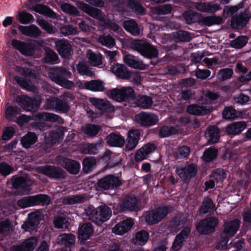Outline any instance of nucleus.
Instances as JSON below:
<instances>
[{"mask_svg": "<svg viewBox=\"0 0 251 251\" xmlns=\"http://www.w3.org/2000/svg\"><path fill=\"white\" fill-rule=\"evenodd\" d=\"M239 226L240 221L237 219L225 222L220 234L221 241L218 243L216 248L218 250L226 249L229 239L236 234Z\"/></svg>", "mask_w": 251, "mask_h": 251, "instance_id": "1", "label": "nucleus"}, {"mask_svg": "<svg viewBox=\"0 0 251 251\" xmlns=\"http://www.w3.org/2000/svg\"><path fill=\"white\" fill-rule=\"evenodd\" d=\"M171 211L172 208L170 206L159 208L146 215V222L150 225L157 224L165 218Z\"/></svg>", "mask_w": 251, "mask_h": 251, "instance_id": "7", "label": "nucleus"}, {"mask_svg": "<svg viewBox=\"0 0 251 251\" xmlns=\"http://www.w3.org/2000/svg\"><path fill=\"white\" fill-rule=\"evenodd\" d=\"M149 239V233L145 230H142L136 232L133 239L134 244L143 246L146 244Z\"/></svg>", "mask_w": 251, "mask_h": 251, "instance_id": "34", "label": "nucleus"}, {"mask_svg": "<svg viewBox=\"0 0 251 251\" xmlns=\"http://www.w3.org/2000/svg\"><path fill=\"white\" fill-rule=\"evenodd\" d=\"M131 47L147 58H156L158 55L157 50L146 41L134 40L131 43Z\"/></svg>", "mask_w": 251, "mask_h": 251, "instance_id": "4", "label": "nucleus"}, {"mask_svg": "<svg viewBox=\"0 0 251 251\" xmlns=\"http://www.w3.org/2000/svg\"><path fill=\"white\" fill-rule=\"evenodd\" d=\"M106 143L112 147H122L125 143V140L123 136L119 133H111L106 138Z\"/></svg>", "mask_w": 251, "mask_h": 251, "instance_id": "25", "label": "nucleus"}, {"mask_svg": "<svg viewBox=\"0 0 251 251\" xmlns=\"http://www.w3.org/2000/svg\"><path fill=\"white\" fill-rule=\"evenodd\" d=\"M218 224L217 218L209 217L201 221L196 226V229L201 234H208L214 231Z\"/></svg>", "mask_w": 251, "mask_h": 251, "instance_id": "8", "label": "nucleus"}, {"mask_svg": "<svg viewBox=\"0 0 251 251\" xmlns=\"http://www.w3.org/2000/svg\"><path fill=\"white\" fill-rule=\"evenodd\" d=\"M18 29L22 34L28 37H36L41 33L40 29L34 25L28 26L19 25Z\"/></svg>", "mask_w": 251, "mask_h": 251, "instance_id": "26", "label": "nucleus"}, {"mask_svg": "<svg viewBox=\"0 0 251 251\" xmlns=\"http://www.w3.org/2000/svg\"><path fill=\"white\" fill-rule=\"evenodd\" d=\"M197 171V166L195 164H186L181 167H178L176 170V174L184 181L195 176Z\"/></svg>", "mask_w": 251, "mask_h": 251, "instance_id": "12", "label": "nucleus"}, {"mask_svg": "<svg viewBox=\"0 0 251 251\" xmlns=\"http://www.w3.org/2000/svg\"><path fill=\"white\" fill-rule=\"evenodd\" d=\"M124 61L129 67L134 69L144 70L146 67L142 60L129 54H126L124 57Z\"/></svg>", "mask_w": 251, "mask_h": 251, "instance_id": "23", "label": "nucleus"}, {"mask_svg": "<svg viewBox=\"0 0 251 251\" xmlns=\"http://www.w3.org/2000/svg\"><path fill=\"white\" fill-rule=\"evenodd\" d=\"M12 183L14 188L25 189L30 186L33 181L27 176H24L13 177Z\"/></svg>", "mask_w": 251, "mask_h": 251, "instance_id": "22", "label": "nucleus"}, {"mask_svg": "<svg viewBox=\"0 0 251 251\" xmlns=\"http://www.w3.org/2000/svg\"><path fill=\"white\" fill-rule=\"evenodd\" d=\"M210 176L216 181V184L221 183L226 178V174L223 170L217 169L213 172Z\"/></svg>", "mask_w": 251, "mask_h": 251, "instance_id": "61", "label": "nucleus"}, {"mask_svg": "<svg viewBox=\"0 0 251 251\" xmlns=\"http://www.w3.org/2000/svg\"><path fill=\"white\" fill-rule=\"evenodd\" d=\"M233 71L230 68L220 70L217 73V77L220 81H225L230 78L233 75Z\"/></svg>", "mask_w": 251, "mask_h": 251, "instance_id": "55", "label": "nucleus"}, {"mask_svg": "<svg viewBox=\"0 0 251 251\" xmlns=\"http://www.w3.org/2000/svg\"><path fill=\"white\" fill-rule=\"evenodd\" d=\"M54 226L57 228L65 230L68 229L69 226L68 220L63 217H57L53 221Z\"/></svg>", "mask_w": 251, "mask_h": 251, "instance_id": "57", "label": "nucleus"}, {"mask_svg": "<svg viewBox=\"0 0 251 251\" xmlns=\"http://www.w3.org/2000/svg\"><path fill=\"white\" fill-rule=\"evenodd\" d=\"M33 119L35 121L57 122L61 123L62 119L57 115L50 113H38L33 116Z\"/></svg>", "mask_w": 251, "mask_h": 251, "instance_id": "28", "label": "nucleus"}, {"mask_svg": "<svg viewBox=\"0 0 251 251\" xmlns=\"http://www.w3.org/2000/svg\"><path fill=\"white\" fill-rule=\"evenodd\" d=\"M151 10L152 16L155 17L156 15H164L171 13L172 7L170 4H164L160 6L152 7Z\"/></svg>", "mask_w": 251, "mask_h": 251, "instance_id": "43", "label": "nucleus"}, {"mask_svg": "<svg viewBox=\"0 0 251 251\" xmlns=\"http://www.w3.org/2000/svg\"><path fill=\"white\" fill-rule=\"evenodd\" d=\"M34 205H42L43 206L50 203V198L46 195L40 194L32 196Z\"/></svg>", "mask_w": 251, "mask_h": 251, "instance_id": "53", "label": "nucleus"}, {"mask_svg": "<svg viewBox=\"0 0 251 251\" xmlns=\"http://www.w3.org/2000/svg\"><path fill=\"white\" fill-rule=\"evenodd\" d=\"M44 58L46 62L54 64L58 59V56L52 50L47 49L46 50V56Z\"/></svg>", "mask_w": 251, "mask_h": 251, "instance_id": "63", "label": "nucleus"}, {"mask_svg": "<svg viewBox=\"0 0 251 251\" xmlns=\"http://www.w3.org/2000/svg\"><path fill=\"white\" fill-rule=\"evenodd\" d=\"M64 168L71 174H77L80 170V164L75 161L66 159L64 161Z\"/></svg>", "mask_w": 251, "mask_h": 251, "instance_id": "41", "label": "nucleus"}, {"mask_svg": "<svg viewBox=\"0 0 251 251\" xmlns=\"http://www.w3.org/2000/svg\"><path fill=\"white\" fill-rule=\"evenodd\" d=\"M89 100L93 105L102 112L106 110L110 107V103L106 100L90 98Z\"/></svg>", "mask_w": 251, "mask_h": 251, "instance_id": "35", "label": "nucleus"}, {"mask_svg": "<svg viewBox=\"0 0 251 251\" xmlns=\"http://www.w3.org/2000/svg\"><path fill=\"white\" fill-rule=\"evenodd\" d=\"M75 237L72 234L64 233L59 235L57 238V243L66 247H71L75 244Z\"/></svg>", "mask_w": 251, "mask_h": 251, "instance_id": "30", "label": "nucleus"}, {"mask_svg": "<svg viewBox=\"0 0 251 251\" xmlns=\"http://www.w3.org/2000/svg\"><path fill=\"white\" fill-rule=\"evenodd\" d=\"M87 58L89 64L94 66H99L102 64V56L100 53H96L91 50L87 51Z\"/></svg>", "mask_w": 251, "mask_h": 251, "instance_id": "33", "label": "nucleus"}, {"mask_svg": "<svg viewBox=\"0 0 251 251\" xmlns=\"http://www.w3.org/2000/svg\"><path fill=\"white\" fill-rule=\"evenodd\" d=\"M56 48L61 56H69L72 52V46L67 40H60L55 43Z\"/></svg>", "mask_w": 251, "mask_h": 251, "instance_id": "21", "label": "nucleus"}, {"mask_svg": "<svg viewBox=\"0 0 251 251\" xmlns=\"http://www.w3.org/2000/svg\"><path fill=\"white\" fill-rule=\"evenodd\" d=\"M134 221L131 218H127L117 224L112 228V232L118 235H123L128 232L133 226Z\"/></svg>", "mask_w": 251, "mask_h": 251, "instance_id": "16", "label": "nucleus"}, {"mask_svg": "<svg viewBox=\"0 0 251 251\" xmlns=\"http://www.w3.org/2000/svg\"><path fill=\"white\" fill-rule=\"evenodd\" d=\"M152 102V99L150 97L142 96L137 100L136 104L139 107L148 109L151 106Z\"/></svg>", "mask_w": 251, "mask_h": 251, "instance_id": "54", "label": "nucleus"}, {"mask_svg": "<svg viewBox=\"0 0 251 251\" xmlns=\"http://www.w3.org/2000/svg\"><path fill=\"white\" fill-rule=\"evenodd\" d=\"M141 208L139 201L135 197H126L117 207L118 211H137Z\"/></svg>", "mask_w": 251, "mask_h": 251, "instance_id": "11", "label": "nucleus"}, {"mask_svg": "<svg viewBox=\"0 0 251 251\" xmlns=\"http://www.w3.org/2000/svg\"><path fill=\"white\" fill-rule=\"evenodd\" d=\"M49 76L53 81L65 88L70 89L74 85L72 81L67 79L71 77V73L65 68L54 69L50 72Z\"/></svg>", "mask_w": 251, "mask_h": 251, "instance_id": "3", "label": "nucleus"}, {"mask_svg": "<svg viewBox=\"0 0 251 251\" xmlns=\"http://www.w3.org/2000/svg\"><path fill=\"white\" fill-rule=\"evenodd\" d=\"M63 132L61 128H58L55 131L50 133L46 139V143L53 145L62 139Z\"/></svg>", "mask_w": 251, "mask_h": 251, "instance_id": "36", "label": "nucleus"}, {"mask_svg": "<svg viewBox=\"0 0 251 251\" xmlns=\"http://www.w3.org/2000/svg\"><path fill=\"white\" fill-rule=\"evenodd\" d=\"M248 19V16L247 13H241L232 18L231 25L233 28H241L246 25Z\"/></svg>", "mask_w": 251, "mask_h": 251, "instance_id": "31", "label": "nucleus"}, {"mask_svg": "<svg viewBox=\"0 0 251 251\" xmlns=\"http://www.w3.org/2000/svg\"><path fill=\"white\" fill-rule=\"evenodd\" d=\"M83 169L85 173L91 172L96 166V159L93 157H87L83 160Z\"/></svg>", "mask_w": 251, "mask_h": 251, "instance_id": "50", "label": "nucleus"}, {"mask_svg": "<svg viewBox=\"0 0 251 251\" xmlns=\"http://www.w3.org/2000/svg\"><path fill=\"white\" fill-rule=\"evenodd\" d=\"M98 186L105 190L113 189L121 185V181L118 176L108 175L99 180Z\"/></svg>", "mask_w": 251, "mask_h": 251, "instance_id": "14", "label": "nucleus"}, {"mask_svg": "<svg viewBox=\"0 0 251 251\" xmlns=\"http://www.w3.org/2000/svg\"><path fill=\"white\" fill-rule=\"evenodd\" d=\"M18 205L22 208L34 205L32 196L25 197L18 201Z\"/></svg>", "mask_w": 251, "mask_h": 251, "instance_id": "64", "label": "nucleus"}, {"mask_svg": "<svg viewBox=\"0 0 251 251\" xmlns=\"http://www.w3.org/2000/svg\"><path fill=\"white\" fill-rule=\"evenodd\" d=\"M111 214L112 211L110 208L105 205H102L92 210L90 219L93 222L99 224L108 220Z\"/></svg>", "mask_w": 251, "mask_h": 251, "instance_id": "5", "label": "nucleus"}, {"mask_svg": "<svg viewBox=\"0 0 251 251\" xmlns=\"http://www.w3.org/2000/svg\"><path fill=\"white\" fill-rule=\"evenodd\" d=\"M205 137L209 143H217L220 138L219 129L215 126L209 127L205 132Z\"/></svg>", "mask_w": 251, "mask_h": 251, "instance_id": "32", "label": "nucleus"}, {"mask_svg": "<svg viewBox=\"0 0 251 251\" xmlns=\"http://www.w3.org/2000/svg\"><path fill=\"white\" fill-rule=\"evenodd\" d=\"M215 210V205L212 200L208 198H204L200 208L201 212L202 213H206L212 212Z\"/></svg>", "mask_w": 251, "mask_h": 251, "instance_id": "48", "label": "nucleus"}, {"mask_svg": "<svg viewBox=\"0 0 251 251\" xmlns=\"http://www.w3.org/2000/svg\"><path fill=\"white\" fill-rule=\"evenodd\" d=\"M111 71L117 76L121 78L126 79L130 76L126 67L122 64H116L113 65L111 68Z\"/></svg>", "mask_w": 251, "mask_h": 251, "instance_id": "29", "label": "nucleus"}, {"mask_svg": "<svg viewBox=\"0 0 251 251\" xmlns=\"http://www.w3.org/2000/svg\"><path fill=\"white\" fill-rule=\"evenodd\" d=\"M223 117L226 120H233L240 116V112L232 107H226L222 112Z\"/></svg>", "mask_w": 251, "mask_h": 251, "instance_id": "46", "label": "nucleus"}, {"mask_svg": "<svg viewBox=\"0 0 251 251\" xmlns=\"http://www.w3.org/2000/svg\"><path fill=\"white\" fill-rule=\"evenodd\" d=\"M100 127L98 125H87L84 126L82 131L84 134L89 136H94L98 134Z\"/></svg>", "mask_w": 251, "mask_h": 251, "instance_id": "52", "label": "nucleus"}, {"mask_svg": "<svg viewBox=\"0 0 251 251\" xmlns=\"http://www.w3.org/2000/svg\"><path fill=\"white\" fill-rule=\"evenodd\" d=\"M246 126L247 124L245 122H234L227 126L226 131L227 134L236 135L243 131Z\"/></svg>", "mask_w": 251, "mask_h": 251, "instance_id": "27", "label": "nucleus"}, {"mask_svg": "<svg viewBox=\"0 0 251 251\" xmlns=\"http://www.w3.org/2000/svg\"><path fill=\"white\" fill-rule=\"evenodd\" d=\"M38 240L37 238L32 237L26 240L20 245L10 246L9 244L3 246V243H0L4 251H32L37 245Z\"/></svg>", "mask_w": 251, "mask_h": 251, "instance_id": "6", "label": "nucleus"}, {"mask_svg": "<svg viewBox=\"0 0 251 251\" xmlns=\"http://www.w3.org/2000/svg\"><path fill=\"white\" fill-rule=\"evenodd\" d=\"M195 6L198 10L207 13H214L222 9L220 4L213 2H198Z\"/></svg>", "mask_w": 251, "mask_h": 251, "instance_id": "17", "label": "nucleus"}, {"mask_svg": "<svg viewBox=\"0 0 251 251\" xmlns=\"http://www.w3.org/2000/svg\"><path fill=\"white\" fill-rule=\"evenodd\" d=\"M37 23L43 29L48 33L51 34L56 31V29L48 22L37 17Z\"/></svg>", "mask_w": 251, "mask_h": 251, "instance_id": "60", "label": "nucleus"}, {"mask_svg": "<svg viewBox=\"0 0 251 251\" xmlns=\"http://www.w3.org/2000/svg\"><path fill=\"white\" fill-rule=\"evenodd\" d=\"M37 141V137L36 134L31 132H28L21 140L22 146L25 148H29Z\"/></svg>", "mask_w": 251, "mask_h": 251, "instance_id": "37", "label": "nucleus"}, {"mask_svg": "<svg viewBox=\"0 0 251 251\" xmlns=\"http://www.w3.org/2000/svg\"><path fill=\"white\" fill-rule=\"evenodd\" d=\"M80 8L91 17L98 20L101 26L109 28L113 31H117L119 26L116 23L110 22L104 18V15L98 9L92 7L85 3L80 5Z\"/></svg>", "mask_w": 251, "mask_h": 251, "instance_id": "2", "label": "nucleus"}, {"mask_svg": "<svg viewBox=\"0 0 251 251\" xmlns=\"http://www.w3.org/2000/svg\"><path fill=\"white\" fill-rule=\"evenodd\" d=\"M171 37L176 42L188 41L191 38L189 33L185 31L173 32L171 34Z\"/></svg>", "mask_w": 251, "mask_h": 251, "instance_id": "42", "label": "nucleus"}, {"mask_svg": "<svg viewBox=\"0 0 251 251\" xmlns=\"http://www.w3.org/2000/svg\"><path fill=\"white\" fill-rule=\"evenodd\" d=\"M93 232V228L90 224L82 225L79 228L78 233V238L80 243H84L88 239L92 236Z\"/></svg>", "mask_w": 251, "mask_h": 251, "instance_id": "24", "label": "nucleus"}, {"mask_svg": "<svg viewBox=\"0 0 251 251\" xmlns=\"http://www.w3.org/2000/svg\"><path fill=\"white\" fill-rule=\"evenodd\" d=\"M99 42L102 45L109 48H112L115 44V40L110 35H102L99 37Z\"/></svg>", "mask_w": 251, "mask_h": 251, "instance_id": "59", "label": "nucleus"}, {"mask_svg": "<svg viewBox=\"0 0 251 251\" xmlns=\"http://www.w3.org/2000/svg\"><path fill=\"white\" fill-rule=\"evenodd\" d=\"M124 101L131 100L135 98V93L133 89L130 87H123L121 88Z\"/></svg>", "mask_w": 251, "mask_h": 251, "instance_id": "62", "label": "nucleus"}, {"mask_svg": "<svg viewBox=\"0 0 251 251\" xmlns=\"http://www.w3.org/2000/svg\"><path fill=\"white\" fill-rule=\"evenodd\" d=\"M11 45L14 49L18 50L25 55L30 56L33 53V50L31 46L26 42L13 39L11 42Z\"/></svg>", "mask_w": 251, "mask_h": 251, "instance_id": "19", "label": "nucleus"}, {"mask_svg": "<svg viewBox=\"0 0 251 251\" xmlns=\"http://www.w3.org/2000/svg\"><path fill=\"white\" fill-rule=\"evenodd\" d=\"M140 137V131L135 129L128 131L126 140V149L127 151H131L134 149L139 142Z\"/></svg>", "mask_w": 251, "mask_h": 251, "instance_id": "18", "label": "nucleus"}, {"mask_svg": "<svg viewBox=\"0 0 251 251\" xmlns=\"http://www.w3.org/2000/svg\"><path fill=\"white\" fill-rule=\"evenodd\" d=\"M136 121L145 126H151L156 124L159 121L158 117L153 113L141 112L135 116Z\"/></svg>", "mask_w": 251, "mask_h": 251, "instance_id": "13", "label": "nucleus"}, {"mask_svg": "<svg viewBox=\"0 0 251 251\" xmlns=\"http://www.w3.org/2000/svg\"><path fill=\"white\" fill-rule=\"evenodd\" d=\"M84 86L86 89L93 91H102L104 88L103 83L99 80L86 82Z\"/></svg>", "mask_w": 251, "mask_h": 251, "instance_id": "40", "label": "nucleus"}, {"mask_svg": "<svg viewBox=\"0 0 251 251\" xmlns=\"http://www.w3.org/2000/svg\"><path fill=\"white\" fill-rule=\"evenodd\" d=\"M202 24L210 26L213 25L221 24L223 22V18L220 16H212L203 18L201 21Z\"/></svg>", "mask_w": 251, "mask_h": 251, "instance_id": "47", "label": "nucleus"}, {"mask_svg": "<svg viewBox=\"0 0 251 251\" xmlns=\"http://www.w3.org/2000/svg\"><path fill=\"white\" fill-rule=\"evenodd\" d=\"M37 171L49 177L61 179L65 176V172L61 168L54 166L46 165L38 167Z\"/></svg>", "mask_w": 251, "mask_h": 251, "instance_id": "10", "label": "nucleus"}, {"mask_svg": "<svg viewBox=\"0 0 251 251\" xmlns=\"http://www.w3.org/2000/svg\"><path fill=\"white\" fill-rule=\"evenodd\" d=\"M218 151L213 148L206 149L203 152L202 159L205 162H210L217 157Z\"/></svg>", "mask_w": 251, "mask_h": 251, "instance_id": "49", "label": "nucleus"}, {"mask_svg": "<svg viewBox=\"0 0 251 251\" xmlns=\"http://www.w3.org/2000/svg\"><path fill=\"white\" fill-rule=\"evenodd\" d=\"M17 101L19 104L25 110L28 111L37 110L39 108L41 103L40 98L32 99L25 95L19 97Z\"/></svg>", "mask_w": 251, "mask_h": 251, "instance_id": "9", "label": "nucleus"}, {"mask_svg": "<svg viewBox=\"0 0 251 251\" xmlns=\"http://www.w3.org/2000/svg\"><path fill=\"white\" fill-rule=\"evenodd\" d=\"M42 216L43 215L40 211L30 213L28 215V220L22 226V228L26 231L33 230L35 226L39 223Z\"/></svg>", "mask_w": 251, "mask_h": 251, "instance_id": "15", "label": "nucleus"}, {"mask_svg": "<svg viewBox=\"0 0 251 251\" xmlns=\"http://www.w3.org/2000/svg\"><path fill=\"white\" fill-rule=\"evenodd\" d=\"M124 27L126 31L133 35H138L140 34L138 25L133 20H128L124 22Z\"/></svg>", "mask_w": 251, "mask_h": 251, "instance_id": "45", "label": "nucleus"}, {"mask_svg": "<svg viewBox=\"0 0 251 251\" xmlns=\"http://www.w3.org/2000/svg\"><path fill=\"white\" fill-rule=\"evenodd\" d=\"M17 19L22 24H28L34 21L33 15L25 11L20 12L17 16Z\"/></svg>", "mask_w": 251, "mask_h": 251, "instance_id": "51", "label": "nucleus"}, {"mask_svg": "<svg viewBox=\"0 0 251 251\" xmlns=\"http://www.w3.org/2000/svg\"><path fill=\"white\" fill-rule=\"evenodd\" d=\"M32 9L37 13L52 18H55L56 17V14L53 11L48 7L44 5L37 4L33 6Z\"/></svg>", "mask_w": 251, "mask_h": 251, "instance_id": "38", "label": "nucleus"}, {"mask_svg": "<svg viewBox=\"0 0 251 251\" xmlns=\"http://www.w3.org/2000/svg\"><path fill=\"white\" fill-rule=\"evenodd\" d=\"M190 227H185L182 231L176 236L172 245V249L174 251H178L183 245L184 242L187 239L190 232Z\"/></svg>", "mask_w": 251, "mask_h": 251, "instance_id": "20", "label": "nucleus"}, {"mask_svg": "<svg viewBox=\"0 0 251 251\" xmlns=\"http://www.w3.org/2000/svg\"><path fill=\"white\" fill-rule=\"evenodd\" d=\"M85 198L82 195H76L66 197L63 198L62 202L64 204H74L80 203L85 201Z\"/></svg>", "mask_w": 251, "mask_h": 251, "instance_id": "44", "label": "nucleus"}, {"mask_svg": "<svg viewBox=\"0 0 251 251\" xmlns=\"http://www.w3.org/2000/svg\"><path fill=\"white\" fill-rule=\"evenodd\" d=\"M15 79L17 83L24 89L34 92H36V88L35 86L31 85L28 82V80H26L24 78L19 76H16Z\"/></svg>", "mask_w": 251, "mask_h": 251, "instance_id": "58", "label": "nucleus"}, {"mask_svg": "<svg viewBox=\"0 0 251 251\" xmlns=\"http://www.w3.org/2000/svg\"><path fill=\"white\" fill-rule=\"evenodd\" d=\"M187 111L192 115H200L207 113L210 111V109L204 106L192 104L187 107Z\"/></svg>", "mask_w": 251, "mask_h": 251, "instance_id": "39", "label": "nucleus"}, {"mask_svg": "<svg viewBox=\"0 0 251 251\" xmlns=\"http://www.w3.org/2000/svg\"><path fill=\"white\" fill-rule=\"evenodd\" d=\"M248 38L245 36H241L235 40H232L230 43V46L235 49H241L247 43Z\"/></svg>", "mask_w": 251, "mask_h": 251, "instance_id": "56", "label": "nucleus"}]
</instances>
